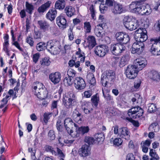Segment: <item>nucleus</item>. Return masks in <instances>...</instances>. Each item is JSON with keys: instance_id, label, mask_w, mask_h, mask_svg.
Returning a JSON list of instances; mask_svg holds the SVG:
<instances>
[{"instance_id": "1", "label": "nucleus", "mask_w": 160, "mask_h": 160, "mask_svg": "<svg viewBox=\"0 0 160 160\" xmlns=\"http://www.w3.org/2000/svg\"><path fill=\"white\" fill-rule=\"evenodd\" d=\"M32 88L33 92L39 99H44L47 98L48 91L42 83L38 82L33 83Z\"/></svg>"}, {"instance_id": "2", "label": "nucleus", "mask_w": 160, "mask_h": 160, "mask_svg": "<svg viewBox=\"0 0 160 160\" xmlns=\"http://www.w3.org/2000/svg\"><path fill=\"white\" fill-rule=\"evenodd\" d=\"M78 102L77 98L72 91L67 92L63 98V104L68 109L76 105Z\"/></svg>"}, {"instance_id": "3", "label": "nucleus", "mask_w": 160, "mask_h": 160, "mask_svg": "<svg viewBox=\"0 0 160 160\" xmlns=\"http://www.w3.org/2000/svg\"><path fill=\"white\" fill-rule=\"evenodd\" d=\"M115 73L112 71H106L101 78V82L103 85L106 86L107 83H112L115 80Z\"/></svg>"}, {"instance_id": "4", "label": "nucleus", "mask_w": 160, "mask_h": 160, "mask_svg": "<svg viewBox=\"0 0 160 160\" xmlns=\"http://www.w3.org/2000/svg\"><path fill=\"white\" fill-rule=\"evenodd\" d=\"M143 3L140 2H132L129 5V10L132 12L142 15L144 11Z\"/></svg>"}, {"instance_id": "5", "label": "nucleus", "mask_w": 160, "mask_h": 160, "mask_svg": "<svg viewBox=\"0 0 160 160\" xmlns=\"http://www.w3.org/2000/svg\"><path fill=\"white\" fill-rule=\"evenodd\" d=\"M147 33L145 28H139L135 31L134 38L137 41L144 42L148 39Z\"/></svg>"}, {"instance_id": "6", "label": "nucleus", "mask_w": 160, "mask_h": 160, "mask_svg": "<svg viewBox=\"0 0 160 160\" xmlns=\"http://www.w3.org/2000/svg\"><path fill=\"white\" fill-rule=\"evenodd\" d=\"M58 43L55 41L50 40L47 42L46 49L48 50L54 55L58 54L59 52V48L58 45Z\"/></svg>"}, {"instance_id": "7", "label": "nucleus", "mask_w": 160, "mask_h": 160, "mask_svg": "<svg viewBox=\"0 0 160 160\" xmlns=\"http://www.w3.org/2000/svg\"><path fill=\"white\" fill-rule=\"evenodd\" d=\"M143 113L142 109L138 106L133 107L129 109L128 111V114L130 117L136 119L142 116Z\"/></svg>"}, {"instance_id": "8", "label": "nucleus", "mask_w": 160, "mask_h": 160, "mask_svg": "<svg viewBox=\"0 0 160 160\" xmlns=\"http://www.w3.org/2000/svg\"><path fill=\"white\" fill-rule=\"evenodd\" d=\"M138 72L135 66L129 65L127 67L126 70V75L128 78L132 79L136 77Z\"/></svg>"}, {"instance_id": "9", "label": "nucleus", "mask_w": 160, "mask_h": 160, "mask_svg": "<svg viewBox=\"0 0 160 160\" xmlns=\"http://www.w3.org/2000/svg\"><path fill=\"white\" fill-rule=\"evenodd\" d=\"M144 42H136L133 43L131 48V52L132 54L137 53L138 54H141L143 51L144 45Z\"/></svg>"}, {"instance_id": "10", "label": "nucleus", "mask_w": 160, "mask_h": 160, "mask_svg": "<svg viewBox=\"0 0 160 160\" xmlns=\"http://www.w3.org/2000/svg\"><path fill=\"white\" fill-rule=\"evenodd\" d=\"M157 40L151 39V41L154 42L151 47L149 51L151 54L153 55H160V42L156 41Z\"/></svg>"}, {"instance_id": "11", "label": "nucleus", "mask_w": 160, "mask_h": 160, "mask_svg": "<svg viewBox=\"0 0 160 160\" xmlns=\"http://www.w3.org/2000/svg\"><path fill=\"white\" fill-rule=\"evenodd\" d=\"M126 47L123 45L118 43L112 45L111 50L112 54L115 55H119L125 50Z\"/></svg>"}, {"instance_id": "12", "label": "nucleus", "mask_w": 160, "mask_h": 160, "mask_svg": "<svg viewBox=\"0 0 160 160\" xmlns=\"http://www.w3.org/2000/svg\"><path fill=\"white\" fill-rule=\"evenodd\" d=\"M107 46L104 45H99L96 47L94 50V52L97 56L100 57H103L108 51Z\"/></svg>"}, {"instance_id": "13", "label": "nucleus", "mask_w": 160, "mask_h": 160, "mask_svg": "<svg viewBox=\"0 0 160 160\" xmlns=\"http://www.w3.org/2000/svg\"><path fill=\"white\" fill-rule=\"evenodd\" d=\"M75 87L78 90H82L84 89L86 84L84 79L81 77H76L74 80Z\"/></svg>"}, {"instance_id": "14", "label": "nucleus", "mask_w": 160, "mask_h": 160, "mask_svg": "<svg viewBox=\"0 0 160 160\" xmlns=\"http://www.w3.org/2000/svg\"><path fill=\"white\" fill-rule=\"evenodd\" d=\"M116 37L117 40L123 44H127L130 40L129 36L122 32H117L116 34Z\"/></svg>"}, {"instance_id": "15", "label": "nucleus", "mask_w": 160, "mask_h": 160, "mask_svg": "<svg viewBox=\"0 0 160 160\" xmlns=\"http://www.w3.org/2000/svg\"><path fill=\"white\" fill-rule=\"evenodd\" d=\"M74 125L75 127H77L76 124L73 122L71 118H67L64 121V125L68 133L71 135L72 134L73 132L71 129L73 125Z\"/></svg>"}, {"instance_id": "16", "label": "nucleus", "mask_w": 160, "mask_h": 160, "mask_svg": "<svg viewBox=\"0 0 160 160\" xmlns=\"http://www.w3.org/2000/svg\"><path fill=\"white\" fill-rule=\"evenodd\" d=\"M134 65L138 71L142 70L147 65V62L145 58H140L136 59L134 62Z\"/></svg>"}, {"instance_id": "17", "label": "nucleus", "mask_w": 160, "mask_h": 160, "mask_svg": "<svg viewBox=\"0 0 160 160\" xmlns=\"http://www.w3.org/2000/svg\"><path fill=\"white\" fill-rule=\"evenodd\" d=\"M112 12L115 15L120 14L125 12V9L122 5L119 3L114 4V7L112 10Z\"/></svg>"}, {"instance_id": "18", "label": "nucleus", "mask_w": 160, "mask_h": 160, "mask_svg": "<svg viewBox=\"0 0 160 160\" xmlns=\"http://www.w3.org/2000/svg\"><path fill=\"white\" fill-rule=\"evenodd\" d=\"M61 74L59 72L51 73L49 75L50 80L54 84L58 83L61 80Z\"/></svg>"}, {"instance_id": "19", "label": "nucleus", "mask_w": 160, "mask_h": 160, "mask_svg": "<svg viewBox=\"0 0 160 160\" xmlns=\"http://www.w3.org/2000/svg\"><path fill=\"white\" fill-rule=\"evenodd\" d=\"M124 25L126 28L130 30L137 29L139 25L138 21L136 19H133L132 22L124 24Z\"/></svg>"}, {"instance_id": "20", "label": "nucleus", "mask_w": 160, "mask_h": 160, "mask_svg": "<svg viewBox=\"0 0 160 160\" xmlns=\"http://www.w3.org/2000/svg\"><path fill=\"white\" fill-rule=\"evenodd\" d=\"M130 132L128 129L126 127H123L120 129L119 136L121 138L126 140H129L130 137Z\"/></svg>"}, {"instance_id": "21", "label": "nucleus", "mask_w": 160, "mask_h": 160, "mask_svg": "<svg viewBox=\"0 0 160 160\" xmlns=\"http://www.w3.org/2000/svg\"><path fill=\"white\" fill-rule=\"evenodd\" d=\"M56 21L57 24L60 28L64 29L67 27V21L64 17L59 16L56 18Z\"/></svg>"}, {"instance_id": "22", "label": "nucleus", "mask_w": 160, "mask_h": 160, "mask_svg": "<svg viewBox=\"0 0 160 160\" xmlns=\"http://www.w3.org/2000/svg\"><path fill=\"white\" fill-rule=\"evenodd\" d=\"M85 42L87 43V46L90 48H92L96 45V42L95 37L90 35L86 39Z\"/></svg>"}, {"instance_id": "23", "label": "nucleus", "mask_w": 160, "mask_h": 160, "mask_svg": "<svg viewBox=\"0 0 160 160\" xmlns=\"http://www.w3.org/2000/svg\"><path fill=\"white\" fill-rule=\"evenodd\" d=\"M90 150L88 146L84 145L82 146V148L79 149V153L81 156L85 157L90 154Z\"/></svg>"}, {"instance_id": "24", "label": "nucleus", "mask_w": 160, "mask_h": 160, "mask_svg": "<svg viewBox=\"0 0 160 160\" xmlns=\"http://www.w3.org/2000/svg\"><path fill=\"white\" fill-rule=\"evenodd\" d=\"M89 130V128L88 126L81 127L76 129V134H71V136L73 137H77L79 136L78 134H79L83 135L86 133H87L88 132Z\"/></svg>"}, {"instance_id": "25", "label": "nucleus", "mask_w": 160, "mask_h": 160, "mask_svg": "<svg viewBox=\"0 0 160 160\" xmlns=\"http://www.w3.org/2000/svg\"><path fill=\"white\" fill-rule=\"evenodd\" d=\"M57 11L55 8L49 9L46 14V17L48 19L51 21L53 20L57 15Z\"/></svg>"}, {"instance_id": "26", "label": "nucleus", "mask_w": 160, "mask_h": 160, "mask_svg": "<svg viewBox=\"0 0 160 160\" xmlns=\"http://www.w3.org/2000/svg\"><path fill=\"white\" fill-rule=\"evenodd\" d=\"M149 77L152 80L155 82H158L160 80V75L156 71H151L149 74Z\"/></svg>"}, {"instance_id": "27", "label": "nucleus", "mask_w": 160, "mask_h": 160, "mask_svg": "<svg viewBox=\"0 0 160 160\" xmlns=\"http://www.w3.org/2000/svg\"><path fill=\"white\" fill-rule=\"evenodd\" d=\"M94 32L96 35L98 37H101L103 36V28L102 24H99L96 26Z\"/></svg>"}, {"instance_id": "28", "label": "nucleus", "mask_w": 160, "mask_h": 160, "mask_svg": "<svg viewBox=\"0 0 160 160\" xmlns=\"http://www.w3.org/2000/svg\"><path fill=\"white\" fill-rule=\"evenodd\" d=\"M51 2L48 1L39 7L38 9V11L39 13L44 12L50 6Z\"/></svg>"}, {"instance_id": "29", "label": "nucleus", "mask_w": 160, "mask_h": 160, "mask_svg": "<svg viewBox=\"0 0 160 160\" xmlns=\"http://www.w3.org/2000/svg\"><path fill=\"white\" fill-rule=\"evenodd\" d=\"M65 12L67 16L69 17L75 14V9L71 6H67L65 8Z\"/></svg>"}, {"instance_id": "30", "label": "nucleus", "mask_w": 160, "mask_h": 160, "mask_svg": "<svg viewBox=\"0 0 160 160\" xmlns=\"http://www.w3.org/2000/svg\"><path fill=\"white\" fill-rule=\"evenodd\" d=\"M82 108L84 112L86 114H88L92 110L90 102H84L82 105Z\"/></svg>"}, {"instance_id": "31", "label": "nucleus", "mask_w": 160, "mask_h": 160, "mask_svg": "<svg viewBox=\"0 0 160 160\" xmlns=\"http://www.w3.org/2000/svg\"><path fill=\"white\" fill-rule=\"evenodd\" d=\"M40 28L44 31H48L49 27V24L46 21L43 20L39 21L38 22Z\"/></svg>"}, {"instance_id": "32", "label": "nucleus", "mask_w": 160, "mask_h": 160, "mask_svg": "<svg viewBox=\"0 0 160 160\" xmlns=\"http://www.w3.org/2000/svg\"><path fill=\"white\" fill-rule=\"evenodd\" d=\"M65 5V0H58L56 1L55 7L57 9L62 10L64 9Z\"/></svg>"}, {"instance_id": "33", "label": "nucleus", "mask_w": 160, "mask_h": 160, "mask_svg": "<svg viewBox=\"0 0 160 160\" xmlns=\"http://www.w3.org/2000/svg\"><path fill=\"white\" fill-rule=\"evenodd\" d=\"M88 82L91 85H94L96 83V79L92 73H89L87 76Z\"/></svg>"}, {"instance_id": "34", "label": "nucleus", "mask_w": 160, "mask_h": 160, "mask_svg": "<svg viewBox=\"0 0 160 160\" xmlns=\"http://www.w3.org/2000/svg\"><path fill=\"white\" fill-rule=\"evenodd\" d=\"M129 57L128 55L123 56L121 58L119 66L121 68L122 67L127 63Z\"/></svg>"}, {"instance_id": "35", "label": "nucleus", "mask_w": 160, "mask_h": 160, "mask_svg": "<svg viewBox=\"0 0 160 160\" xmlns=\"http://www.w3.org/2000/svg\"><path fill=\"white\" fill-rule=\"evenodd\" d=\"M144 11H143V13L142 15H148L150 14L152 12V9L150 5L148 4L144 5L143 6Z\"/></svg>"}, {"instance_id": "36", "label": "nucleus", "mask_w": 160, "mask_h": 160, "mask_svg": "<svg viewBox=\"0 0 160 160\" xmlns=\"http://www.w3.org/2000/svg\"><path fill=\"white\" fill-rule=\"evenodd\" d=\"M25 6L26 11L29 13L31 14L34 9L33 5L32 4L29 3L28 2H26Z\"/></svg>"}, {"instance_id": "37", "label": "nucleus", "mask_w": 160, "mask_h": 160, "mask_svg": "<svg viewBox=\"0 0 160 160\" xmlns=\"http://www.w3.org/2000/svg\"><path fill=\"white\" fill-rule=\"evenodd\" d=\"M63 83L66 86L71 85L73 83L72 78L68 76L66 77L64 79Z\"/></svg>"}, {"instance_id": "38", "label": "nucleus", "mask_w": 160, "mask_h": 160, "mask_svg": "<svg viewBox=\"0 0 160 160\" xmlns=\"http://www.w3.org/2000/svg\"><path fill=\"white\" fill-rule=\"evenodd\" d=\"M99 101V96L97 94L92 97L91 98V101L93 103V105L95 107H97L98 105Z\"/></svg>"}, {"instance_id": "39", "label": "nucleus", "mask_w": 160, "mask_h": 160, "mask_svg": "<svg viewBox=\"0 0 160 160\" xmlns=\"http://www.w3.org/2000/svg\"><path fill=\"white\" fill-rule=\"evenodd\" d=\"M76 54L78 56V58H80L82 57L80 59V61L82 62H83L85 60V57L84 53L81 51L80 48L78 49V51L76 52Z\"/></svg>"}, {"instance_id": "40", "label": "nucleus", "mask_w": 160, "mask_h": 160, "mask_svg": "<svg viewBox=\"0 0 160 160\" xmlns=\"http://www.w3.org/2000/svg\"><path fill=\"white\" fill-rule=\"evenodd\" d=\"M46 45L45 43L43 42H39L37 45V50L39 51H42L45 48H46Z\"/></svg>"}, {"instance_id": "41", "label": "nucleus", "mask_w": 160, "mask_h": 160, "mask_svg": "<svg viewBox=\"0 0 160 160\" xmlns=\"http://www.w3.org/2000/svg\"><path fill=\"white\" fill-rule=\"evenodd\" d=\"M92 18L95 20L96 19V11L93 5H91L89 8Z\"/></svg>"}, {"instance_id": "42", "label": "nucleus", "mask_w": 160, "mask_h": 160, "mask_svg": "<svg viewBox=\"0 0 160 160\" xmlns=\"http://www.w3.org/2000/svg\"><path fill=\"white\" fill-rule=\"evenodd\" d=\"M84 28L85 30V32L89 33L91 31V26L89 22H85L84 23Z\"/></svg>"}, {"instance_id": "43", "label": "nucleus", "mask_w": 160, "mask_h": 160, "mask_svg": "<svg viewBox=\"0 0 160 160\" xmlns=\"http://www.w3.org/2000/svg\"><path fill=\"white\" fill-rule=\"evenodd\" d=\"M76 74V71L71 68H69L67 71V75L68 76L71 78L75 77Z\"/></svg>"}, {"instance_id": "44", "label": "nucleus", "mask_w": 160, "mask_h": 160, "mask_svg": "<svg viewBox=\"0 0 160 160\" xmlns=\"http://www.w3.org/2000/svg\"><path fill=\"white\" fill-rule=\"evenodd\" d=\"M96 140L98 142L103 141L104 139V135L102 133H97L95 135Z\"/></svg>"}, {"instance_id": "45", "label": "nucleus", "mask_w": 160, "mask_h": 160, "mask_svg": "<svg viewBox=\"0 0 160 160\" xmlns=\"http://www.w3.org/2000/svg\"><path fill=\"white\" fill-rule=\"evenodd\" d=\"M10 98L11 96H9V95H7L5 98L2 99L1 100L2 103L0 106L1 108H2L7 103L8 100L10 99Z\"/></svg>"}, {"instance_id": "46", "label": "nucleus", "mask_w": 160, "mask_h": 160, "mask_svg": "<svg viewBox=\"0 0 160 160\" xmlns=\"http://www.w3.org/2000/svg\"><path fill=\"white\" fill-rule=\"evenodd\" d=\"M157 109V106L155 104L151 103L148 106V112L152 113L155 112Z\"/></svg>"}, {"instance_id": "47", "label": "nucleus", "mask_w": 160, "mask_h": 160, "mask_svg": "<svg viewBox=\"0 0 160 160\" xmlns=\"http://www.w3.org/2000/svg\"><path fill=\"white\" fill-rule=\"evenodd\" d=\"M58 102V100L54 101H53L52 102L51 105V109L52 110L55 109V112H53V113L55 114H57L58 112V110L57 108Z\"/></svg>"}, {"instance_id": "48", "label": "nucleus", "mask_w": 160, "mask_h": 160, "mask_svg": "<svg viewBox=\"0 0 160 160\" xmlns=\"http://www.w3.org/2000/svg\"><path fill=\"white\" fill-rule=\"evenodd\" d=\"M84 141L89 145H91L93 144L94 142V139L92 137L87 136L85 137Z\"/></svg>"}, {"instance_id": "49", "label": "nucleus", "mask_w": 160, "mask_h": 160, "mask_svg": "<svg viewBox=\"0 0 160 160\" xmlns=\"http://www.w3.org/2000/svg\"><path fill=\"white\" fill-rule=\"evenodd\" d=\"M150 129H152L155 132L158 131L159 128V126L157 123H152L149 127Z\"/></svg>"}, {"instance_id": "50", "label": "nucleus", "mask_w": 160, "mask_h": 160, "mask_svg": "<svg viewBox=\"0 0 160 160\" xmlns=\"http://www.w3.org/2000/svg\"><path fill=\"white\" fill-rule=\"evenodd\" d=\"M50 63V62L48 58H45L42 59L41 61H40V63L42 65L48 66Z\"/></svg>"}, {"instance_id": "51", "label": "nucleus", "mask_w": 160, "mask_h": 160, "mask_svg": "<svg viewBox=\"0 0 160 160\" xmlns=\"http://www.w3.org/2000/svg\"><path fill=\"white\" fill-rule=\"evenodd\" d=\"M4 35V42L3 43V47L9 46V36L7 34H5Z\"/></svg>"}, {"instance_id": "52", "label": "nucleus", "mask_w": 160, "mask_h": 160, "mask_svg": "<svg viewBox=\"0 0 160 160\" xmlns=\"http://www.w3.org/2000/svg\"><path fill=\"white\" fill-rule=\"evenodd\" d=\"M122 142V140L120 138H116L113 141V144L115 145L118 146L121 145Z\"/></svg>"}, {"instance_id": "53", "label": "nucleus", "mask_w": 160, "mask_h": 160, "mask_svg": "<svg viewBox=\"0 0 160 160\" xmlns=\"http://www.w3.org/2000/svg\"><path fill=\"white\" fill-rule=\"evenodd\" d=\"M52 113H44L43 115V121L45 123H47L48 122V120L50 119L49 116Z\"/></svg>"}, {"instance_id": "54", "label": "nucleus", "mask_w": 160, "mask_h": 160, "mask_svg": "<svg viewBox=\"0 0 160 160\" xmlns=\"http://www.w3.org/2000/svg\"><path fill=\"white\" fill-rule=\"evenodd\" d=\"M8 94L10 95L9 96H11V97L12 96V99L17 97V92L16 91L14 92V91L12 89H10L8 92Z\"/></svg>"}, {"instance_id": "55", "label": "nucleus", "mask_w": 160, "mask_h": 160, "mask_svg": "<svg viewBox=\"0 0 160 160\" xmlns=\"http://www.w3.org/2000/svg\"><path fill=\"white\" fill-rule=\"evenodd\" d=\"M72 28L70 27L68 31V35L69 39L72 41L73 39L74 35L72 32Z\"/></svg>"}, {"instance_id": "56", "label": "nucleus", "mask_w": 160, "mask_h": 160, "mask_svg": "<svg viewBox=\"0 0 160 160\" xmlns=\"http://www.w3.org/2000/svg\"><path fill=\"white\" fill-rule=\"evenodd\" d=\"M103 95L104 98L107 99L108 101H112L113 100V97L108 93H104L103 90H102Z\"/></svg>"}, {"instance_id": "57", "label": "nucleus", "mask_w": 160, "mask_h": 160, "mask_svg": "<svg viewBox=\"0 0 160 160\" xmlns=\"http://www.w3.org/2000/svg\"><path fill=\"white\" fill-rule=\"evenodd\" d=\"M82 116L81 114H80L79 115L74 118L73 120L76 122L80 124L82 122Z\"/></svg>"}, {"instance_id": "58", "label": "nucleus", "mask_w": 160, "mask_h": 160, "mask_svg": "<svg viewBox=\"0 0 160 160\" xmlns=\"http://www.w3.org/2000/svg\"><path fill=\"white\" fill-rule=\"evenodd\" d=\"M48 136L50 139L52 140H54L55 138L54 132L52 130L49 131L48 133Z\"/></svg>"}, {"instance_id": "59", "label": "nucleus", "mask_w": 160, "mask_h": 160, "mask_svg": "<svg viewBox=\"0 0 160 160\" xmlns=\"http://www.w3.org/2000/svg\"><path fill=\"white\" fill-rule=\"evenodd\" d=\"M133 19L135 18H133L132 16H126L124 18V21L125 22L124 24L132 22Z\"/></svg>"}, {"instance_id": "60", "label": "nucleus", "mask_w": 160, "mask_h": 160, "mask_svg": "<svg viewBox=\"0 0 160 160\" xmlns=\"http://www.w3.org/2000/svg\"><path fill=\"white\" fill-rule=\"evenodd\" d=\"M151 142V140L147 139L144 141L142 142L141 144V145H143L148 147L150 146Z\"/></svg>"}, {"instance_id": "61", "label": "nucleus", "mask_w": 160, "mask_h": 160, "mask_svg": "<svg viewBox=\"0 0 160 160\" xmlns=\"http://www.w3.org/2000/svg\"><path fill=\"white\" fill-rule=\"evenodd\" d=\"M26 42L30 45V46L32 47L33 45L34 42L33 38L30 37H28L26 39Z\"/></svg>"}, {"instance_id": "62", "label": "nucleus", "mask_w": 160, "mask_h": 160, "mask_svg": "<svg viewBox=\"0 0 160 160\" xmlns=\"http://www.w3.org/2000/svg\"><path fill=\"white\" fill-rule=\"evenodd\" d=\"M12 45L15 46L20 51H22L23 50L22 48L20 47L19 44L17 41H15V40L14 41H12Z\"/></svg>"}, {"instance_id": "63", "label": "nucleus", "mask_w": 160, "mask_h": 160, "mask_svg": "<svg viewBox=\"0 0 160 160\" xmlns=\"http://www.w3.org/2000/svg\"><path fill=\"white\" fill-rule=\"evenodd\" d=\"M46 150L48 152H51L52 154L55 155L56 154V152L53 150V148L51 146H47L46 148Z\"/></svg>"}, {"instance_id": "64", "label": "nucleus", "mask_w": 160, "mask_h": 160, "mask_svg": "<svg viewBox=\"0 0 160 160\" xmlns=\"http://www.w3.org/2000/svg\"><path fill=\"white\" fill-rule=\"evenodd\" d=\"M126 160H135L133 154L132 153H128L127 155Z\"/></svg>"}]
</instances>
